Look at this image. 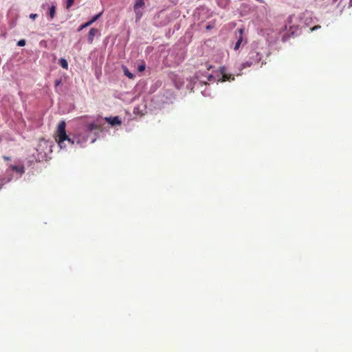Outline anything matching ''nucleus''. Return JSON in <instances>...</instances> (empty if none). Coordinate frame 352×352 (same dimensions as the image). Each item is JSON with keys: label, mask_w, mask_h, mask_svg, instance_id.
Instances as JSON below:
<instances>
[{"label": "nucleus", "mask_w": 352, "mask_h": 352, "mask_svg": "<svg viewBox=\"0 0 352 352\" xmlns=\"http://www.w3.org/2000/svg\"><path fill=\"white\" fill-rule=\"evenodd\" d=\"M66 123L65 121H61L59 122L58 127H57V138L56 139V142H58V145L60 148L65 147L64 142L67 141L68 142H70L72 144H74V142L72 141L70 138L67 135L66 133Z\"/></svg>", "instance_id": "nucleus-1"}, {"label": "nucleus", "mask_w": 352, "mask_h": 352, "mask_svg": "<svg viewBox=\"0 0 352 352\" xmlns=\"http://www.w3.org/2000/svg\"><path fill=\"white\" fill-rule=\"evenodd\" d=\"M261 57L262 56L259 52L254 50L251 51L249 53V60L242 64V69L258 64L261 61Z\"/></svg>", "instance_id": "nucleus-2"}, {"label": "nucleus", "mask_w": 352, "mask_h": 352, "mask_svg": "<svg viewBox=\"0 0 352 352\" xmlns=\"http://www.w3.org/2000/svg\"><path fill=\"white\" fill-rule=\"evenodd\" d=\"M144 6V0H136L133 6V10L135 13L136 20H140L142 16V12L140 8H143Z\"/></svg>", "instance_id": "nucleus-3"}, {"label": "nucleus", "mask_w": 352, "mask_h": 352, "mask_svg": "<svg viewBox=\"0 0 352 352\" xmlns=\"http://www.w3.org/2000/svg\"><path fill=\"white\" fill-rule=\"evenodd\" d=\"M220 73L222 76L221 81V82H226V81H232L234 80V77L232 74H227L226 73V67L223 66L221 67L219 69Z\"/></svg>", "instance_id": "nucleus-4"}, {"label": "nucleus", "mask_w": 352, "mask_h": 352, "mask_svg": "<svg viewBox=\"0 0 352 352\" xmlns=\"http://www.w3.org/2000/svg\"><path fill=\"white\" fill-rule=\"evenodd\" d=\"M104 119L111 126L120 125L122 123V121L118 116L105 118Z\"/></svg>", "instance_id": "nucleus-5"}, {"label": "nucleus", "mask_w": 352, "mask_h": 352, "mask_svg": "<svg viewBox=\"0 0 352 352\" xmlns=\"http://www.w3.org/2000/svg\"><path fill=\"white\" fill-rule=\"evenodd\" d=\"M243 31L244 30L243 28H240L239 30V37L237 40V41L236 42L235 45H234V50H237L239 49L240 47V45L243 41Z\"/></svg>", "instance_id": "nucleus-6"}, {"label": "nucleus", "mask_w": 352, "mask_h": 352, "mask_svg": "<svg viewBox=\"0 0 352 352\" xmlns=\"http://www.w3.org/2000/svg\"><path fill=\"white\" fill-rule=\"evenodd\" d=\"M10 169L13 171H15L20 175H23L25 173V168L23 165L21 166H16V165H11L10 166Z\"/></svg>", "instance_id": "nucleus-7"}, {"label": "nucleus", "mask_w": 352, "mask_h": 352, "mask_svg": "<svg viewBox=\"0 0 352 352\" xmlns=\"http://www.w3.org/2000/svg\"><path fill=\"white\" fill-rule=\"evenodd\" d=\"M98 33V30L96 28H91L88 34V41L89 43H91L94 41V38L95 35Z\"/></svg>", "instance_id": "nucleus-8"}, {"label": "nucleus", "mask_w": 352, "mask_h": 352, "mask_svg": "<svg viewBox=\"0 0 352 352\" xmlns=\"http://www.w3.org/2000/svg\"><path fill=\"white\" fill-rule=\"evenodd\" d=\"M86 127H87V130L89 132H91L94 130L100 129V126L96 123H89V124H87Z\"/></svg>", "instance_id": "nucleus-9"}, {"label": "nucleus", "mask_w": 352, "mask_h": 352, "mask_svg": "<svg viewBox=\"0 0 352 352\" xmlns=\"http://www.w3.org/2000/svg\"><path fill=\"white\" fill-rule=\"evenodd\" d=\"M58 63L59 65L63 68V69H68V63L67 61V60L64 58H61L59 59V61H58Z\"/></svg>", "instance_id": "nucleus-10"}, {"label": "nucleus", "mask_w": 352, "mask_h": 352, "mask_svg": "<svg viewBox=\"0 0 352 352\" xmlns=\"http://www.w3.org/2000/svg\"><path fill=\"white\" fill-rule=\"evenodd\" d=\"M55 14H56V7H55V6H52L50 8V10H49V16H50V20H52L54 18Z\"/></svg>", "instance_id": "nucleus-11"}, {"label": "nucleus", "mask_w": 352, "mask_h": 352, "mask_svg": "<svg viewBox=\"0 0 352 352\" xmlns=\"http://www.w3.org/2000/svg\"><path fill=\"white\" fill-rule=\"evenodd\" d=\"M123 71H124V74L125 76H126L128 78H129L130 79H133L134 78V74H133L132 73H131L129 69H127L126 67H123Z\"/></svg>", "instance_id": "nucleus-12"}, {"label": "nucleus", "mask_w": 352, "mask_h": 352, "mask_svg": "<svg viewBox=\"0 0 352 352\" xmlns=\"http://www.w3.org/2000/svg\"><path fill=\"white\" fill-rule=\"evenodd\" d=\"M91 24H92V21H88V22L85 23V24L82 25L80 27L78 30L80 31V30H82L83 28H87V27L91 25Z\"/></svg>", "instance_id": "nucleus-13"}, {"label": "nucleus", "mask_w": 352, "mask_h": 352, "mask_svg": "<svg viewBox=\"0 0 352 352\" xmlns=\"http://www.w3.org/2000/svg\"><path fill=\"white\" fill-rule=\"evenodd\" d=\"M101 15H102V12H100V13H99V14H96V16H94L92 18V19H91V20H90L89 21H92V23H94V22H95L96 21H97V20L100 17V16H101Z\"/></svg>", "instance_id": "nucleus-14"}, {"label": "nucleus", "mask_w": 352, "mask_h": 352, "mask_svg": "<svg viewBox=\"0 0 352 352\" xmlns=\"http://www.w3.org/2000/svg\"><path fill=\"white\" fill-rule=\"evenodd\" d=\"M25 44H26V41L24 39H21V40L19 41L17 43V45L20 46V47L25 46Z\"/></svg>", "instance_id": "nucleus-15"}, {"label": "nucleus", "mask_w": 352, "mask_h": 352, "mask_svg": "<svg viewBox=\"0 0 352 352\" xmlns=\"http://www.w3.org/2000/svg\"><path fill=\"white\" fill-rule=\"evenodd\" d=\"M74 0L67 1V8H69L74 4Z\"/></svg>", "instance_id": "nucleus-16"}, {"label": "nucleus", "mask_w": 352, "mask_h": 352, "mask_svg": "<svg viewBox=\"0 0 352 352\" xmlns=\"http://www.w3.org/2000/svg\"><path fill=\"white\" fill-rule=\"evenodd\" d=\"M138 70L140 72L144 71L145 70V65L142 64V65H139L138 67Z\"/></svg>", "instance_id": "nucleus-17"}, {"label": "nucleus", "mask_w": 352, "mask_h": 352, "mask_svg": "<svg viewBox=\"0 0 352 352\" xmlns=\"http://www.w3.org/2000/svg\"><path fill=\"white\" fill-rule=\"evenodd\" d=\"M37 17V14H30V18L34 20Z\"/></svg>", "instance_id": "nucleus-18"}, {"label": "nucleus", "mask_w": 352, "mask_h": 352, "mask_svg": "<svg viewBox=\"0 0 352 352\" xmlns=\"http://www.w3.org/2000/svg\"><path fill=\"white\" fill-rule=\"evenodd\" d=\"M3 158L6 160V161H9L11 160L10 157H7V156H3Z\"/></svg>", "instance_id": "nucleus-19"}, {"label": "nucleus", "mask_w": 352, "mask_h": 352, "mask_svg": "<svg viewBox=\"0 0 352 352\" xmlns=\"http://www.w3.org/2000/svg\"><path fill=\"white\" fill-rule=\"evenodd\" d=\"M214 78V76L212 75H209L208 77V80H212Z\"/></svg>", "instance_id": "nucleus-20"}, {"label": "nucleus", "mask_w": 352, "mask_h": 352, "mask_svg": "<svg viewBox=\"0 0 352 352\" xmlns=\"http://www.w3.org/2000/svg\"><path fill=\"white\" fill-rule=\"evenodd\" d=\"M60 80H56L55 82V86L57 87L60 85Z\"/></svg>", "instance_id": "nucleus-21"}, {"label": "nucleus", "mask_w": 352, "mask_h": 352, "mask_svg": "<svg viewBox=\"0 0 352 352\" xmlns=\"http://www.w3.org/2000/svg\"><path fill=\"white\" fill-rule=\"evenodd\" d=\"M211 68H212V66H211V65H209V66L207 67V69H208V70H210Z\"/></svg>", "instance_id": "nucleus-22"}, {"label": "nucleus", "mask_w": 352, "mask_h": 352, "mask_svg": "<svg viewBox=\"0 0 352 352\" xmlns=\"http://www.w3.org/2000/svg\"><path fill=\"white\" fill-rule=\"evenodd\" d=\"M318 27V26H315L314 28H312V30H314L316 29H317Z\"/></svg>", "instance_id": "nucleus-23"}, {"label": "nucleus", "mask_w": 352, "mask_h": 352, "mask_svg": "<svg viewBox=\"0 0 352 352\" xmlns=\"http://www.w3.org/2000/svg\"><path fill=\"white\" fill-rule=\"evenodd\" d=\"M349 3H350L351 6H352V0H350Z\"/></svg>", "instance_id": "nucleus-24"}]
</instances>
